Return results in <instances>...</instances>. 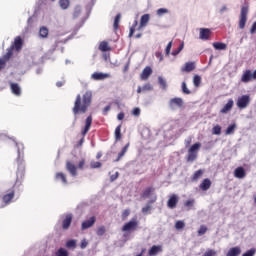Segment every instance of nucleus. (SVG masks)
Instances as JSON below:
<instances>
[{
	"label": "nucleus",
	"mask_w": 256,
	"mask_h": 256,
	"mask_svg": "<svg viewBox=\"0 0 256 256\" xmlns=\"http://www.w3.org/2000/svg\"><path fill=\"white\" fill-rule=\"evenodd\" d=\"M91 101H93V93L91 91H86L82 97L81 94L76 96L74 107L72 108L75 121H77V115L87 113L89 107H91Z\"/></svg>",
	"instance_id": "obj_1"
},
{
	"label": "nucleus",
	"mask_w": 256,
	"mask_h": 256,
	"mask_svg": "<svg viewBox=\"0 0 256 256\" xmlns=\"http://www.w3.org/2000/svg\"><path fill=\"white\" fill-rule=\"evenodd\" d=\"M21 49H23V39L21 38V36H17L14 39L13 44L7 49L6 54H4L1 58H0V71L2 69H5L8 61H10V59L13 57V51H21Z\"/></svg>",
	"instance_id": "obj_2"
},
{
	"label": "nucleus",
	"mask_w": 256,
	"mask_h": 256,
	"mask_svg": "<svg viewBox=\"0 0 256 256\" xmlns=\"http://www.w3.org/2000/svg\"><path fill=\"white\" fill-rule=\"evenodd\" d=\"M93 124V116L92 115H89L87 118H86V121H85V126L82 130V138L80 139V141L78 142L77 144V147H82L83 146V143H85V135H87V133H89V130L91 129V125Z\"/></svg>",
	"instance_id": "obj_3"
},
{
	"label": "nucleus",
	"mask_w": 256,
	"mask_h": 256,
	"mask_svg": "<svg viewBox=\"0 0 256 256\" xmlns=\"http://www.w3.org/2000/svg\"><path fill=\"white\" fill-rule=\"evenodd\" d=\"M25 177V162L21 159H17V171H16V183L23 181Z\"/></svg>",
	"instance_id": "obj_4"
},
{
	"label": "nucleus",
	"mask_w": 256,
	"mask_h": 256,
	"mask_svg": "<svg viewBox=\"0 0 256 256\" xmlns=\"http://www.w3.org/2000/svg\"><path fill=\"white\" fill-rule=\"evenodd\" d=\"M247 15H249V6H242L239 16V29H245L247 24Z\"/></svg>",
	"instance_id": "obj_5"
},
{
	"label": "nucleus",
	"mask_w": 256,
	"mask_h": 256,
	"mask_svg": "<svg viewBox=\"0 0 256 256\" xmlns=\"http://www.w3.org/2000/svg\"><path fill=\"white\" fill-rule=\"evenodd\" d=\"M139 227V221L136 218H132L130 221L125 223L122 227L124 233H131V231H137Z\"/></svg>",
	"instance_id": "obj_6"
},
{
	"label": "nucleus",
	"mask_w": 256,
	"mask_h": 256,
	"mask_svg": "<svg viewBox=\"0 0 256 256\" xmlns=\"http://www.w3.org/2000/svg\"><path fill=\"white\" fill-rule=\"evenodd\" d=\"M251 103V97L249 95H242L238 98L236 105L238 109H247Z\"/></svg>",
	"instance_id": "obj_7"
},
{
	"label": "nucleus",
	"mask_w": 256,
	"mask_h": 256,
	"mask_svg": "<svg viewBox=\"0 0 256 256\" xmlns=\"http://www.w3.org/2000/svg\"><path fill=\"white\" fill-rule=\"evenodd\" d=\"M183 99L182 98H172L169 101V107L170 109H172V111H175V109H177V107L179 109H181V107H183Z\"/></svg>",
	"instance_id": "obj_8"
},
{
	"label": "nucleus",
	"mask_w": 256,
	"mask_h": 256,
	"mask_svg": "<svg viewBox=\"0 0 256 256\" xmlns=\"http://www.w3.org/2000/svg\"><path fill=\"white\" fill-rule=\"evenodd\" d=\"M178 203H179L178 195L172 194L167 201V207L168 209H175Z\"/></svg>",
	"instance_id": "obj_9"
},
{
	"label": "nucleus",
	"mask_w": 256,
	"mask_h": 256,
	"mask_svg": "<svg viewBox=\"0 0 256 256\" xmlns=\"http://www.w3.org/2000/svg\"><path fill=\"white\" fill-rule=\"evenodd\" d=\"M111 77V74L103 73V72H94L91 75V79L94 81H105V79H109Z\"/></svg>",
	"instance_id": "obj_10"
},
{
	"label": "nucleus",
	"mask_w": 256,
	"mask_h": 256,
	"mask_svg": "<svg viewBox=\"0 0 256 256\" xmlns=\"http://www.w3.org/2000/svg\"><path fill=\"white\" fill-rule=\"evenodd\" d=\"M96 221L97 218L95 216H92L88 220L83 221L81 224L82 231H85V229H90V227H93Z\"/></svg>",
	"instance_id": "obj_11"
},
{
	"label": "nucleus",
	"mask_w": 256,
	"mask_h": 256,
	"mask_svg": "<svg viewBox=\"0 0 256 256\" xmlns=\"http://www.w3.org/2000/svg\"><path fill=\"white\" fill-rule=\"evenodd\" d=\"M152 74H153V69H151L150 66H146V67L143 69V71H142V73H141V75H140V79H141L142 81H147V79H149V77H151Z\"/></svg>",
	"instance_id": "obj_12"
},
{
	"label": "nucleus",
	"mask_w": 256,
	"mask_h": 256,
	"mask_svg": "<svg viewBox=\"0 0 256 256\" xmlns=\"http://www.w3.org/2000/svg\"><path fill=\"white\" fill-rule=\"evenodd\" d=\"M250 81H253V72L251 70H246L242 74L241 82L250 83Z\"/></svg>",
	"instance_id": "obj_13"
},
{
	"label": "nucleus",
	"mask_w": 256,
	"mask_h": 256,
	"mask_svg": "<svg viewBox=\"0 0 256 256\" xmlns=\"http://www.w3.org/2000/svg\"><path fill=\"white\" fill-rule=\"evenodd\" d=\"M72 222H73V215L67 214L65 216L64 220L62 221V229L67 231V229H69V227H71Z\"/></svg>",
	"instance_id": "obj_14"
},
{
	"label": "nucleus",
	"mask_w": 256,
	"mask_h": 256,
	"mask_svg": "<svg viewBox=\"0 0 256 256\" xmlns=\"http://www.w3.org/2000/svg\"><path fill=\"white\" fill-rule=\"evenodd\" d=\"M246 176L247 172H245V168L240 166L234 170V177H236V179H245Z\"/></svg>",
	"instance_id": "obj_15"
},
{
	"label": "nucleus",
	"mask_w": 256,
	"mask_h": 256,
	"mask_svg": "<svg viewBox=\"0 0 256 256\" xmlns=\"http://www.w3.org/2000/svg\"><path fill=\"white\" fill-rule=\"evenodd\" d=\"M66 169H67L68 172H70L72 177H77V166H75V164H73V162L67 161L66 162Z\"/></svg>",
	"instance_id": "obj_16"
},
{
	"label": "nucleus",
	"mask_w": 256,
	"mask_h": 256,
	"mask_svg": "<svg viewBox=\"0 0 256 256\" xmlns=\"http://www.w3.org/2000/svg\"><path fill=\"white\" fill-rule=\"evenodd\" d=\"M153 193H155V187L150 186L143 190L141 197L142 199H149V197H151Z\"/></svg>",
	"instance_id": "obj_17"
},
{
	"label": "nucleus",
	"mask_w": 256,
	"mask_h": 256,
	"mask_svg": "<svg viewBox=\"0 0 256 256\" xmlns=\"http://www.w3.org/2000/svg\"><path fill=\"white\" fill-rule=\"evenodd\" d=\"M211 37V30L209 28H201L200 29V39L202 41H207Z\"/></svg>",
	"instance_id": "obj_18"
},
{
	"label": "nucleus",
	"mask_w": 256,
	"mask_h": 256,
	"mask_svg": "<svg viewBox=\"0 0 256 256\" xmlns=\"http://www.w3.org/2000/svg\"><path fill=\"white\" fill-rule=\"evenodd\" d=\"M150 16L149 14H144L141 16L140 25L137 28V31H141L143 27H147V23H149Z\"/></svg>",
	"instance_id": "obj_19"
},
{
	"label": "nucleus",
	"mask_w": 256,
	"mask_h": 256,
	"mask_svg": "<svg viewBox=\"0 0 256 256\" xmlns=\"http://www.w3.org/2000/svg\"><path fill=\"white\" fill-rule=\"evenodd\" d=\"M10 89L13 95H16V97H21V86L17 83H11Z\"/></svg>",
	"instance_id": "obj_20"
},
{
	"label": "nucleus",
	"mask_w": 256,
	"mask_h": 256,
	"mask_svg": "<svg viewBox=\"0 0 256 256\" xmlns=\"http://www.w3.org/2000/svg\"><path fill=\"white\" fill-rule=\"evenodd\" d=\"M181 71L183 73H191V71H195V62H187Z\"/></svg>",
	"instance_id": "obj_21"
},
{
	"label": "nucleus",
	"mask_w": 256,
	"mask_h": 256,
	"mask_svg": "<svg viewBox=\"0 0 256 256\" xmlns=\"http://www.w3.org/2000/svg\"><path fill=\"white\" fill-rule=\"evenodd\" d=\"M239 255H241V247L239 246L230 248L226 253V256H239Z\"/></svg>",
	"instance_id": "obj_22"
},
{
	"label": "nucleus",
	"mask_w": 256,
	"mask_h": 256,
	"mask_svg": "<svg viewBox=\"0 0 256 256\" xmlns=\"http://www.w3.org/2000/svg\"><path fill=\"white\" fill-rule=\"evenodd\" d=\"M199 187L202 191H209V189H211V180L209 178H205Z\"/></svg>",
	"instance_id": "obj_23"
},
{
	"label": "nucleus",
	"mask_w": 256,
	"mask_h": 256,
	"mask_svg": "<svg viewBox=\"0 0 256 256\" xmlns=\"http://www.w3.org/2000/svg\"><path fill=\"white\" fill-rule=\"evenodd\" d=\"M233 99L228 100V102L224 105V107L220 110V113H229V111H231L233 109Z\"/></svg>",
	"instance_id": "obj_24"
},
{
	"label": "nucleus",
	"mask_w": 256,
	"mask_h": 256,
	"mask_svg": "<svg viewBox=\"0 0 256 256\" xmlns=\"http://www.w3.org/2000/svg\"><path fill=\"white\" fill-rule=\"evenodd\" d=\"M14 197H15V191H11L10 193L2 197V201L3 203H5V205H9V203L13 201Z\"/></svg>",
	"instance_id": "obj_25"
},
{
	"label": "nucleus",
	"mask_w": 256,
	"mask_h": 256,
	"mask_svg": "<svg viewBox=\"0 0 256 256\" xmlns=\"http://www.w3.org/2000/svg\"><path fill=\"white\" fill-rule=\"evenodd\" d=\"M163 251L162 246L153 245L150 250L148 251L149 256H155L157 253H161Z\"/></svg>",
	"instance_id": "obj_26"
},
{
	"label": "nucleus",
	"mask_w": 256,
	"mask_h": 256,
	"mask_svg": "<svg viewBox=\"0 0 256 256\" xmlns=\"http://www.w3.org/2000/svg\"><path fill=\"white\" fill-rule=\"evenodd\" d=\"M55 181H61L64 185H67V176L63 172H58L55 175Z\"/></svg>",
	"instance_id": "obj_27"
},
{
	"label": "nucleus",
	"mask_w": 256,
	"mask_h": 256,
	"mask_svg": "<svg viewBox=\"0 0 256 256\" xmlns=\"http://www.w3.org/2000/svg\"><path fill=\"white\" fill-rule=\"evenodd\" d=\"M203 173H204V171L202 169L194 172V174L191 176L192 183L199 181V179H201V177H203Z\"/></svg>",
	"instance_id": "obj_28"
},
{
	"label": "nucleus",
	"mask_w": 256,
	"mask_h": 256,
	"mask_svg": "<svg viewBox=\"0 0 256 256\" xmlns=\"http://www.w3.org/2000/svg\"><path fill=\"white\" fill-rule=\"evenodd\" d=\"M129 143H127L121 150V152L118 154V157L115 159V162H119L121 161V159H123V157H125V153H127V151L129 150Z\"/></svg>",
	"instance_id": "obj_29"
},
{
	"label": "nucleus",
	"mask_w": 256,
	"mask_h": 256,
	"mask_svg": "<svg viewBox=\"0 0 256 256\" xmlns=\"http://www.w3.org/2000/svg\"><path fill=\"white\" fill-rule=\"evenodd\" d=\"M157 201V195H155L151 200H149L148 204L142 208V213H149V210L151 209V205Z\"/></svg>",
	"instance_id": "obj_30"
},
{
	"label": "nucleus",
	"mask_w": 256,
	"mask_h": 256,
	"mask_svg": "<svg viewBox=\"0 0 256 256\" xmlns=\"http://www.w3.org/2000/svg\"><path fill=\"white\" fill-rule=\"evenodd\" d=\"M39 35L42 39H47L49 37V29L45 26L40 27Z\"/></svg>",
	"instance_id": "obj_31"
},
{
	"label": "nucleus",
	"mask_w": 256,
	"mask_h": 256,
	"mask_svg": "<svg viewBox=\"0 0 256 256\" xmlns=\"http://www.w3.org/2000/svg\"><path fill=\"white\" fill-rule=\"evenodd\" d=\"M213 47L217 51H225V49H227V44H225L223 42H214Z\"/></svg>",
	"instance_id": "obj_32"
},
{
	"label": "nucleus",
	"mask_w": 256,
	"mask_h": 256,
	"mask_svg": "<svg viewBox=\"0 0 256 256\" xmlns=\"http://www.w3.org/2000/svg\"><path fill=\"white\" fill-rule=\"evenodd\" d=\"M115 135V141H121L122 135H121V125H118L114 132Z\"/></svg>",
	"instance_id": "obj_33"
},
{
	"label": "nucleus",
	"mask_w": 256,
	"mask_h": 256,
	"mask_svg": "<svg viewBox=\"0 0 256 256\" xmlns=\"http://www.w3.org/2000/svg\"><path fill=\"white\" fill-rule=\"evenodd\" d=\"M235 129H237V124H231L226 129V135H233L235 133Z\"/></svg>",
	"instance_id": "obj_34"
},
{
	"label": "nucleus",
	"mask_w": 256,
	"mask_h": 256,
	"mask_svg": "<svg viewBox=\"0 0 256 256\" xmlns=\"http://www.w3.org/2000/svg\"><path fill=\"white\" fill-rule=\"evenodd\" d=\"M121 22V14H117L115 16V19H114V24H113V27H114V31H117V29H119V23Z\"/></svg>",
	"instance_id": "obj_35"
},
{
	"label": "nucleus",
	"mask_w": 256,
	"mask_h": 256,
	"mask_svg": "<svg viewBox=\"0 0 256 256\" xmlns=\"http://www.w3.org/2000/svg\"><path fill=\"white\" fill-rule=\"evenodd\" d=\"M66 247L67 249H75L77 247V240H73V239L68 240L66 242Z\"/></svg>",
	"instance_id": "obj_36"
},
{
	"label": "nucleus",
	"mask_w": 256,
	"mask_h": 256,
	"mask_svg": "<svg viewBox=\"0 0 256 256\" xmlns=\"http://www.w3.org/2000/svg\"><path fill=\"white\" fill-rule=\"evenodd\" d=\"M199 149H201V143L197 142L195 144H193L188 151H190L191 153H197V151H199Z\"/></svg>",
	"instance_id": "obj_37"
},
{
	"label": "nucleus",
	"mask_w": 256,
	"mask_h": 256,
	"mask_svg": "<svg viewBox=\"0 0 256 256\" xmlns=\"http://www.w3.org/2000/svg\"><path fill=\"white\" fill-rule=\"evenodd\" d=\"M59 5L61 9H69V5H71V2L69 0H59Z\"/></svg>",
	"instance_id": "obj_38"
},
{
	"label": "nucleus",
	"mask_w": 256,
	"mask_h": 256,
	"mask_svg": "<svg viewBox=\"0 0 256 256\" xmlns=\"http://www.w3.org/2000/svg\"><path fill=\"white\" fill-rule=\"evenodd\" d=\"M207 231H209V228H207V226H205V225H201L197 231L198 236L202 237V235H205V233H207Z\"/></svg>",
	"instance_id": "obj_39"
},
{
	"label": "nucleus",
	"mask_w": 256,
	"mask_h": 256,
	"mask_svg": "<svg viewBox=\"0 0 256 256\" xmlns=\"http://www.w3.org/2000/svg\"><path fill=\"white\" fill-rule=\"evenodd\" d=\"M107 229L105 228V226H100L98 227L97 231H96V235H98V237H103V235H105Z\"/></svg>",
	"instance_id": "obj_40"
},
{
	"label": "nucleus",
	"mask_w": 256,
	"mask_h": 256,
	"mask_svg": "<svg viewBox=\"0 0 256 256\" xmlns=\"http://www.w3.org/2000/svg\"><path fill=\"white\" fill-rule=\"evenodd\" d=\"M137 25H139V22L135 21L132 26L130 27L129 37H133L135 34V31L137 29Z\"/></svg>",
	"instance_id": "obj_41"
},
{
	"label": "nucleus",
	"mask_w": 256,
	"mask_h": 256,
	"mask_svg": "<svg viewBox=\"0 0 256 256\" xmlns=\"http://www.w3.org/2000/svg\"><path fill=\"white\" fill-rule=\"evenodd\" d=\"M197 159V152H191L188 150L187 161H195Z\"/></svg>",
	"instance_id": "obj_42"
},
{
	"label": "nucleus",
	"mask_w": 256,
	"mask_h": 256,
	"mask_svg": "<svg viewBox=\"0 0 256 256\" xmlns=\"http://www.w3.org/2000/svg\"><path fill=\"white\" fill-rule=\"evenodd\" d=\"M185 47V44L182 42L181 44H180V46L178 47V49L177 50H174L173 52H172V55H173V57H177V55H179L180 53H181V51H183V48Z\"/></svg>",
	"instance_id": "obj_43"
},
{
	"label": "nucleus",
	"mask_w": 256,
	"mask_h": 256,
	"mask_svg": "<svg viewBox=\"0 0 256 256\" xmlns=\"http://www.w3.org/2000/svg\"><path fill=\"white\" fill-rule=\"evenodd\" d=\"M100 51H109V44L106 41H103L99 45Z\"/></svg>",
	"instance_id": "obj_44"
},
{
	"label": "nucleus",
	"mask_w": 256,
	"mask_h": 256,
	"mask_svg": "<svg viewBox=\"0 0 256 256\" xmlns=\"http://www.w3.org/2000/svg\"><path fill=\"white\" fill-rule=\"evenodd\" d=\"M193 83L195 87H199L201 85V76L195 75L193 77Z\"/></svg>",
	"instance_id": "obj_45"
},
{
	"label": "nucleus",
	"mask_w": 256,
	"mask_h": 256,
	"mask_svg": "<svg viewBox=\"0 0 256 256\" xmlns=\"http://www.w3.org/2000/svg\"><path fill=\"white\" fill-rule=\"evenodd\" d=\"M182 93H184L185 95H191V90H189V88H187V83L182 82Z\"/></svg>",
	"instance_id": "obj_46"
},
{
	"label": "nucleus",
	"mask_w": 256,
	"mask_h": 256,
	"mask_svg": "<svg viewBox=\"0 0 256 256\" xmlns=\"http://www.w3.org/2000/svg\"><path fill=\"white\" fill-rule=\"evenodd\" d=\"M77 17H81V8L76 6L73 12V18L77 19Z\"/></svg>",
	"instance_id": "obj_47"
},
{
	"label": "nucleus",
	"mask_w": 256,
	"mask_h": 256,
	"mask_svg": "<svg viewBox=\"0 0 256 256\" xmlns=\"http://www.w3.org/2000/svg\"><path fill=\"white\" fill-rule=\"evenodd\" d=\"M202 256H217V251L213 249H207Z\"/></svg>",
	"instance_id": "obj_48"
},
{
	"label": "nucleus",
	"mask_w": 256,
	"mask_h": 256,
	"mask_svg": "<svg viewBox=\"0 0 256 256\" xmlns=\"http://www.w3.org/2000/svg\"><path fill=\"white\" fill-rule=\"evenodd\" d=\"M56 256H69V252H67V250H65L64 248H60L56 252Z\"/></svg>",
	"instance_id": "obj_49"
},
{
	"label": "nucleus",
	"mask_w": 256,
	"mask_h": 256,
	"mask_svg": "<svg viewBox=\"0 0 256 256\" xmlns=\"http://www.w3.org/2000/svg\"><path fill=\"white\" fill-rule=\"evenodd\" d=\"M195 205V199H190L184 202V207H188V210L191 209Z\"/></svg>",
	"instance_id": "obj_50"
},
{
	"label": "nucleus",
	"mask_w": 256,
	"mask_h": 256,
	"mask_svg": "<svg viewBox=\"0 0 256 256\" xmlns=\"http://www.w3.org/2000/svg\"><path fill=\"white\" fill-rule=\"evenodd\" d=\"M175 228L180 230V229H184L185 228V222L182 221V220H178L176 223H175Z\"/></svg>",
	"instance_id": "obj_51"
},
{
	"label": "nucleus",
	"mask_w": 256,
	"mask_h": 256,
	"mask_svg": "<svg viewBox=\"0 0 256 256\" xmlns=\"http://www.w3.org/2000/svg\"><path fill=\"white\" fill-rule=\"evenodd\" d=\"M158 83L162 87V89H167V81H165V79H163L162 77H159Z\"/></svg>",
	"instance_id": "obj_52"
},
{
	"label": "nucleus",
	"mask_w": 256,
	"mask_h": 256,
	"mask_svg": "<svg viewBox=\"0 0 256 256\" xmlns=\"http://www.w3.org/2000/svg\"><path fill=\"white\" fill-rule=\"evenodd\" d=\"M213 135H221V127L219 125H216L212 128Z\"/></svg>",
	"instance_id": "obj_53"
},
{
	"label": "nucleus",
	"mask_w": 256,
	"mask_h": 256,
	"mask_svg": "<svg viewBox=\"0 0 256 256\" xmlns=\"http://www.w3.org/2000/svg\"><path fill=\"white\" fill-rule=\"evenodd\" d=\"M101 166H102L101 162L92 161L90 163L91 169H100Z\"/></svg>",
	"instance_id": "obj_54"
},
{
	"label": "nucleus",
	"mask_w": 256,
	"mask_h": 256,
	"mask_svg": "<svg viewBox=\"0 0 256 256\" xmlns=\"http://www.w3.org/2000/svg\"><path fill=\"white\" fill-rule=\"evenodd\" d=\"M171 47H173V41H170L166 46L165 53L167 56L171 54Z\"/></svg>",
	"instance_id": "obj_55"
},
{
	"label": "nucleus",
	"mask_w": 256,
	"mask_h": 256,
	"mask_svg": "<svg viewBox=\"0 0 256 256\" xmlns=\"http://www.w3.org/2000/svg\"><path fill=\"white\" fill-rule=\"evenodd\" d=\"M165 13H169V10H167V8H159V9L157 10V15H158L159 17H161L162 15H165Z\"/></svg>",
	"instance_id": "obj_56"
},
{
	"label": "nucleus",
	"mask_w": 256,
	"mask_h": 256,
	"mask_svg": "<svg viewBox=\"0 0 256 256\" xmlns=\"http://www.w3.org/2000/svg\"><path fill=\"white\" fill-rule=\"evenodd\" d=\"M129 215H131V211L129 209H126L122 212V219L123 221H125V219H127V217H129Z\"/></svg>",
	"instance_id": "obj_57"
},
{
	"label": "nucleus",
	"mask_w": 256,
	"mask_h": 256,
	"mask_svg": "<svg viewBox=\"0 0 256 256\" xmlns=\"http://www.w3.org/2000/svg\"><path fill=\"white\" fill-rule=\"evenodd\" d=\"M132 115H134V117H139V115H141V109L139 107H136L132 110Z\"/></svg>",
	"instance_id": "obj_58"
},
{
	"label": "nucleus",
	"mask_w": 256,
	"mask_h": 256,
	"mask_svg": "<svg viewBox=\"0 0 256 256\" xmlns=\"http://www.w3.org/2000/svg\"><path fill=\"white\" fill-rule=\"evenodd\" d=\"M78 169H85V159H81L78 163Z\"/></svg>",
	"instance_id": "obj_59"
},
{
	"label": "nucleus",
	"mask_w": 256,
	"mask_h": 256,
	"mask_svg": "<svg viewBox=\"0 0 256 256\" xmlns=\"http://www.w3.org/2000/svg\"><path fill=\"white\" fill-rule=\"evenodd\" d=\"M143 91H151L153 89V86H151V84H145L143 87H142Z\"/></svg>",
	"instance_id": "obj_60"
},
{
	"label": "nucleus",
	"mask_w": 256,
	"mask_h": 256,
	"mask_svg": "<svg viewBox=\"0 0 256 256\" xmlns=\"http://www.w3.org/2000/svg\"><path fill=\"white\" fill-rule=\"evenodd\" d=\"M251 35H254L256 33V21L252 24V27L250 29Z\"/></svg>",
	"instance_id": "obj_61"
},
{
	"label": "nucleus",
	"mask_w": 256,
	"mask_h": 256,
	"mask_svg": "<svg viewBox=\"0 0 256 256\" xmlns=\"http://www.w3.org/2000/svg\"><path fill=\"white\" fill-rule=\"evenodd\" d=\"M109 111H111V105H108V106L104 107L103 115H107V113H109Z\"/></svg>",
	"instance_id": "obj_62"
},
{
	"label": "nucleus",
	"mask_w": 256,
	"mask_h": 256,
	"mask_svg": "<svg viewBox=\"0 0 256 256\" xmlns=\"http://www.w3.org/2000/svg\"><path fill=\"white\" fill-rule=\"evenodd\" d=\"M155 56L157 59H159V61H163V53L161 52H156L155 53Z\"/></svg>",
	"instance_id": "obj_63"
},
{
	"label": "nucleus",
	"mask_w": 256,
	"mask_h": 256,
	"mask_svg": "<svg viewBox=\"0 0 256 256\" xmlns=\"http://www.w3.org/2000/svg\"><path fill=\"white\" fill-rule=\"evenodd\" d=\"M88 243L85 240L81 241L80 247L81 249H85L87 247Z\"/></svg>",
	"instance_id": "obj_64"
}]
</instances>
